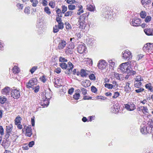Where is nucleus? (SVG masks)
I'll list each match as a JSON object with an SVG mask.
<instances>
[{"label":"nucleus","instance_id":"1","mask_svg":"<svg viewBox=\"0 0 153 153\" xmlns=\"http://www.w3.org/2000/svg\"><path fill=\"white\" fill-rule=\"evenodd\" d=\"M87 16L86 13H84L81 15L79 17V27L82 29H84L86 25V24L85 22V19Z\"/></svg>","mask_w":153,"mask_h":153},{"label":"nucleus","instance_id":"2","mask_svg":"<svg viewBox=\"0 0 153 153\" xmlns=\"http://www.w3.org/2000/svg\"><path fill=\"white\" fill-rule=\"evenodd\" d=\"M140 131L143 134H146L148 133H152L153 135V132H152V129L149 126H145L143 125V126H141Z\"/></svg>","mask_w":153,"mask_h":153},{"label":"nucleus","instance_id":"3","mask_svg":"<svg viewBox=\"0 0 153 153\" xmlns=\"http://www.w3.org/2000/svg\"><path fill=\"white\" fill-rule=\"evenodd\" d=\"M48 94H46L45 96H43V99L41 100V105L42 106L44 107H47L49 104V102L48 99H49L51 98V97H48Z\"/></svg>","mask_w":153,"mask_h":153},{"label":"nucleus","instance_id":"4","mask_svg":"<svg viewBox=\"0 0 153 153\" xmlns=\"http://www.w3.org/2000/svg\"><path fill=\"white\" fill-rule=\"evenodd\" d=\"M122 57L124 59L128 60L132 58V53L128 50H126L124 53H123Z\"/></svg>","mask_w":153,"mask_h":153},{"label":"nucleus","instance_id":"5","mask_svg":"<svg viewBox=\"0 0 153 153\" xmlns=\"http://www.w3.org/2000/svg\"><path fill=\"white\" fill-rule=\"evenodd\" d=\"M153 44L148 43L146 44L143 47V50L145 52H150L153 48Z\"/></svg>","mask_w":153,"mask_h":153},{"label":"nucleus","instance_id":"6","mask_svg":"<svg viewBox=\"0 0 153 153\" xmlns=\"http://www.w3.org/2000/svg\"><path fill=\"white\" fill-rule=\"evenodd\" d=\"M141 22V20L138 18H135L132 19V21L130 20V24L133 26H138L140 25Z\"/></svg>","mask_w":153,"mask_h":153},{"label":"nucleus","instance_id":"7","mask_svg":"<svg viewBox=\"0 0 153 153\" xmlns=\"http://www.w3.org/2000/svg\"><path fill=\"white\" fill-rule=\"evenodd\" d=\"M11 95L14 99H17L20 96L19 91L16 89L12 90L11 92Z\"/></svg>","mask_w":153,"mask_h":153},{"label":"nucleus","instance_id":"8","mask_svg":"<svg viewBox=\"0 0 153 153\" xmlns=\"http://www.w3.org/2000/svg\"><path fill=\"white\" fill-rule=\"evenodd\" d=\"M22 130L23 132L24 131H26L25 135L27 136L30 137L32 134V129L31 127L29 126L25 127V128H23Z\"/></svg>","mask_w":153,"mask_h":153},{"label":"nucleus","instance_id":"9","mask_svg":"<svg viewBox=\"0 0 153 153\" xmlns=\"http://www.w3.org/2000/svg\"><path fill=\"white\" fill-rule=\"evenodd\" d=\"M107 65V63L104 60H100L98 64V66L99 69L102 70L105 69Z\"/></svg>","mask_w":153,"mask_h":153},{"label":"nucleus","instance_id":"10","mask_svg":"<svg viewBox=\"0 0 153 153\" xmlns=\"http://www.w3.org/2000/svg\"><path fill=\"white\" fill-rule=\"evenodd\" d=\"M128 62L123 63L119 66V70L121 72L124 73L126 71V69L127 68V63Z\"/></svg>","mask_w":153,"mask_h":153},{"label":"nucleus","instance_id":"11","mask_svg":"<svg viewBox=\"0 0 153 153\" xmlns=\"http://www.w3.org/2000/svg\"><path fill=\"white\" fill-rule=\"evenodd\" d=\"M68 65L67 70L65 71V73L66 74H69L72 71V69L74 68V65L70 62L68 63Z\"/></svg>","mask_w":153,"mask_h":153},{"label":"nucleus","instance_id":"12","mask_svg":"<svg viewBox=\"0 0 153 153\" xmlns=\"http://www.w3.org/2000/svg\"><path fill=\"white\" fill-rule=\"evenodd\" d=\"M78 51L79 53H82L86 51V48L82 44L79 45L78 47Z\"/></svg>","mask_w":153,"mask_h":153},{"label":"nucleus","instance_id":"13","mask_svg":"<svg viewBox=\"0 0 153 153\" xmlns=\"http://www.w3.org/2000/svg\"><path fill=\"white\" fill-rule=\"evenodd\" d=\"M35 79L34 78L32 79L31 80H30L27 83L26 85V87L28 88H33V86L34 85H36V82H35Z\"/></svg>","mask_w":153,"mask_h":153},{"label":"nucleus","instance_id":"14","mask_svg":"<svg viewBox=\"0 0 153 153\" xmlns=\"http://www.w3.org/2000/svg\"><path fill=\"white\" fill-rule=\"evenodd\" d=\"M10 144L9 139H4L3 140L1 145L5 148H7Z\"/></svg>","mask_w":153,"mask_h":153},{"label":"nucleus","instance_id":"15","mask_svg":"<svg viewBox=\"0 0 153 153\" xmlns=\"http://www.w3.org/2000/svg\"><path fill=\"white\" fill-rule=\"evenodd\" d=\"M66 42L64 40H62L59 43L58 45V48L59 50L63 49L66 46Z\"/></svg>","mask_w":153,"mask_h":153},{"label":"nucleus","instance_id":"16","mask_svg":"<svg viewBox=\"0 0 153 153\" xmlns=\"http://www.w3.org/2000/svg\"><path fill=\"white\" fill-rule=\"evenodd\" d=\"M125 108L131 111L135 108V106L133 103L130 104V105L127 104L125 105Z\"/></svg>","mask_w":153,"mask_h":153},{"label":"nucleus","instance_id":"17","mask_svg":"<svg viewBox=\"0 0 153 153\" xmlns=\"http://www.w3.org/2000/svg\"><path fill=\"white\" fill-rule=\"evenodd\" d=\"M80 91V90L79 89L75 90V93L73 96V97L75 100H78L79 99L80 94L79 92Z\"/></svg>","mask_w":153,"mask_h":153},{"label":"nucleus","instance_id":"18","mask_svg":"<svg viewBox=\"0 0 153 153\" xmlns=\"http://www.w3.org/2000/svg\"><path fill=\"white\" fill-rule=\"evenodd\" d=\"M10 89L8 87H6L3 89L1 91L2 94L7 95L9 94Z\"/></svg>","mask_w":153,"mask_h":153},{"label":"nucleus","instance_id":"19","mask_svg":"<svg viewBox=\"0 0 153 153\" xmlns=\"http://www.w3.org/2000/svg\"><path fill=\"white\" fill-rule=\"evenodd\" d=\"M86 9L90 11L94 12L96 10L95 6L91 4L87 5Z\"/></svg>","mask_w":153,"mask_h":153},{"label":"nucleus","instance_id":"20","mask_svg":"<svg viewBox=\"0 0 153 153\" xmlns=\"http://www.w3.org/2000/svg\"><path fill=\"white\" fill-rule=\"evenodd\" d=\"M145 33L147 35L150 36L153 35L152 30L151 28H147L144 30Z\"/></svg>","mask_w":153,"mask_h":153},{"label":"nucleus","instance_id":"21","mask_svg":"<svg viewBox=\"0 0 153 153\" xmlns=\"http://www.w3.org/2000/svg\"><path fill=\"white\" fill-rule=\"evenodd\" d=\"M78 8L79 9L78 10V12L77 13V14L78 15H80L81 14L84 12V11L82 9V6L81 5H79L78 6Z\"/></svg>","mask_w":153,"mask_h":153},{"label":"nucleus","instance_id":"22","mask_svg":"<svg viewBox=\"0 0 153 153\" xmlns=\"http://www.w3.org/2000/svg\"><path fill=\"white\" fill-rule=\"evenodd\" d=\"M12 127V126L11 125H9L6 126V129L5 132L11 133L13 129Z\"/></svg>","mask_w":153,"mask_h":153},{"label":"nucleus","instance_id":"23","mask_svg":"<svg viewBox=\"0 0 153 153\" xmlns=\"http://www.w3.org/2000/svg\"><path fill=\"white\" fill-rule=\"evenodd\" d=\"M129 85L130 84L128 82L126 83V85L124 87L125 91L127 92L131 91V88L129 87Z\"/></svg>","mask_w":153,"mask_h":153},{"label":"nucleus","instance_id":"24","mask_svg":"<svg viewBox=\"0 0 153 153\" xmlns=\"http://www.w3.org/2000/svg\"><path fill=\"white\" fill-rule=\"evenodd\" d=\"M13 73L14 74H18L20 71L19 68H18L17 66H15L12 69Z\"/></svg>","mask_w":153,"mask_h":153},{"label":"nucleus","instance_id":"25","mask_svg":"<svg viewBox=\"0 0 153 153\" xmlns=\"http://www.w3.org/2000/svg\"><path fill=\"white\" fill-rule=\"evenodd\" d=\"M59 82H61L60 79H55L54 83L55 87H58V86H62L60 83Z\"/></svg>","mask_w":153,"mask_h":153},{"label":"nucleus","instance_id":"26","mask_svg":"<svg viewBox=\"0 0 153 153\" xmlns=\"http://www.w3.org/2000/svg\"><path fill=\"white\" fill-rule=\"evenodd\" d=\"M7 100V99L3 96L0 97V102L1 104H4Z\"/></svg>","mask_w":153,"mask_h":153},{"label":"nucleus","instance_id":"27","mask_svg":"<svg viewBox=\"0 0 153 153\" xmlns=\"http://www.w3.org/2000/svg\"><path fill=\"white\" fill-rule=\"evenodd\" d=\"M30 1L32 3V6L33 7H36L38 4L37 0H30Z\"/></svg>","mask_w":153,"mask_h":153},{"label":"nucleus","instance_id":"28","mask_svg":"<svg viewBox=\"0 0 153 153\" xmlns=\"http://www.w3.org/2000/svg\"><path fill=\"white\" fill-rule=\"evenodd\" d=\"M60 66L63 69H66L67 68L68 65L65 63L62 62L59 64Z\"/></svg>","mask_w":153,"mask_h":153},{"label":"nucleus","instance_id":"29","mask_svg":"<svg viewBox=\"0 0 153 153\" xmlns=\"http://www.w3.org/2000/svg\"><path fill=\"white\" fill-rule=\"evenodd\" d=\"M145 87L146 88L148 89L151 91L152 92L153 91V87L152 86L150 83L146 84L145 85Z\"/></svg>","mask_w":153,"mask_h":153},{"label":"nucleus","instance_id":"30","mask_svg":"<svg viewBox=\"0 0 153 153\" xmlns=\"http://www.w3.org/2000/svg\"><path fill=\"white\" fill-rule=\"evenodd\" d=\"M81 76L84 77L88 75V74L86 72L85 70L82 69L80 72Z\"/></svg>","mask_w":153,"mask_h":153},{"label":"nucleus","instance_id":"31","mask_svg":"<svg viewBox=\"0 0 153 153\" xmlns=\"http://www.w3.org/2000/svg\"><path fill=\"white\" fill-rule=\"evenodd\" d=\"M151 0H141V3L142 5H146L150 3Z\"/></svg>","mask_w":153,"mask_h":153},{"label":"nucleus","instance_id":"32","mask_svg":"<svg viewBox=\"0 0 153 153\" xmlns=\"http://www.w3.org/2000/svg\"><path fill=\"white\" fill-rule=\"evenodd\" d=\"M44 11L48 15H50L51 12L50 10V9L48 7H45L44 9Z\"/></svg>","mask_w":153,"mask_h":153},{"label":"nucleus","instance_id":"33","mask_svg":"<svg viewBox=\"0 0 153 153\" xmlns=\"http://www.w3.org/2000/svg\"><path fill=\"white\" fill-rule=\"evenodd\" d=\"M68 8L69 10L71 11V10H73L75 9L76 6L74 5L70 4L68 5Z\"/></svg>","mask_w":153,"mask_h":153},{"label":"nucleus","instance_id":"34","mask_svg":"<svg viewBox=\"0 0 153 153\" xmlns=\"http://www.w3.org/2000/svg\"><path fill=\"white\" fill-rule=\"evenodd\" d=\"M104 85L105 87L109 89H111L113 88V86L111 84L106 83Z\"/></svg>","mask_w":153,"mask_h":153},{"label":"nucleus","instance_id":"35","mask_svg":"<svg viewBox=\"0 0 153 153\" xmlns=\"http://www.w3.org/2000/svg\"><path fill=\"white\" fill-rule=\"evenodd\" d=\"M111 108L112 111L113 113H117L119 111V110L117 106L115 107V106H113L111 107Z\"/></svg>","mask_w":153,"mask_h":153},{"label":"nucleus","instance_id":"36","mask_svg":"<svg viewBox=\"0 0 153 153\" xmlns=\"http://www.w3.org/2000/svg\"><path fill=\"white\" fill-rule=\"evenodd\" d=\"M73 52V50L72 49L68 48L67 49H66L65 51V53L67 54H71Z\"/></svg>","mask_w":153,"mask_h":153},{"label":"nucleus","instance_id":"37","mask_svg":"<svg viewBox=\"0 0 153 153\" xmlns=\"http://www.w3.org/2000/svg\"><path fill=\"white\" fill-rule=\"evenodd\" d=\"M135 79L136 80V82L141 81L143 80V79L140 75H138L137 76Z\"/></svg>","mask_w":153,"mask_h":153},{"label":"nucleus","instance_id":"38","mask_svg":"<svg viewBox=\"0 0 153 153\" xmlns=\"http://www.w3.org/2000/svg\"><path fill=\"white\" fill-rule=\"evenodd\" d=\"M140 15L142 18H144L146 16V14L145 11H142L140 12Z\"/></svg>","mask_w":153,"mask_h":153},{"label":"nucleus","instance_id":"39","mask_svg":"<svg viewBox=\"0 0 153 153\" xmlns=\"http://www.w3.org/2000/svg\"><path fill=\"white\" fill-rule=\"evenodd\" d=\"M148 124L149 125V126L152 129V132L153 129V120H150L148 122Z\"/></svg>","mask_w":153,"mask_h":153},{"label":"nucleus","instance_id":"40","mask_svg":"<svg viewBox=\"0 0 153 153\" xmlns=\"http://www.w3.org/2000/svg\"><path fill=\"white\" fill-rule=\"evenodd\" d=\"M72 11L70 10L66 12L65 14V16H71L73 13Z\"/></svg>","mask_w":153,"mask_h":153},{"label":"nucleus","instance_id":"41","mask_svg":"<svg viewBox=\"0 0 153 153\" xmlns=\"http://www.w3.org/2000/svg\"><path fill=\"white\" fill-rule=\"evenodd\" d=\"M65 27L66 29L68 30L71 29V25L68 22H66L65 23Z\"/></svg>","mask_w":153,"mask_h":153},{"label":"nucleus","instance_id":"42","mask_svg":"<svg viewBox=\"0 0 153 153\" xmlns=\"http://www.w3.org/2000/svg\"><path fill=\"white\" fill-rule=\"evenodd\" d=\"M62 13L64 14L67 10V7L65 5H62Z\"/></svg>","mask_w":153,"mask_h":153},{"label":"nucleus","instance_id":"43","mask_svg":"<svg viewBox=\"0 0 153 153\" xmlns=\"http://www.w3.org/2000/svg\"><path fill=\"white\" fill-rule=\"evenodd\" d=\"M30 12V8L28 7H25L24 10V13L27 14H29Z\"/></svg>","mask_w":153,"mask_h":153},{"label":"nucleus","instance_id":"44","mask_svg":"<svg viewBox=\"0 0 153 153\" xmlns=\"http://www.w3.org/2000/svg\"><path fill=\"white\" fill-rule=\"evenodd\" d=\"M59 28L57 25H55L53 27V31L54 33H57L59 31Z\"/></svg>","mask_w":153,"mask_h":153},{"label":"nucleus","instance_id":"45","mask_svg":"<svg viewBox=\"0 0 153 153\" xmlns=\"http://www.w3.org/2000/svg\"><path fill=\"white\" fill-rule=\"evenodd\" d=\"M108 62L110 66L113 67H114L115 65V63L112 60H108Z\"/></svg>","mask_w":153,"mask_h":153},{"label":"nucleus","instance_id":"46","mask_svg":"<svg viewBox=\"0 0 153 153\" xmlns=\"http://www.w3.org/2000/svg\"><path fill=\"white\" fill-rule=\"evenodd\" d=\"M21 119V117H17L15 120V124L16 125H18L20 123V119Z\"/></svg>","mask_w":153,"mask_h":153},{"label":"nucleus","instance_id":"47","mask_svg":"<svg viewBox=\"0 0 153 153\" xmlns=\"http://www.w3.org/2000/svg\"><path fill=\"white\" fill-rule=\"evenodd\" d=\"M59 60L60 62H67V60L65 59V58L64 57H60L59 59Z\"/></svg>","mask_w":153,"mask_h":153},{"label":"nucleus","instance_id":"48","mask_svg":"<svg viewBox=\"0 0 153 153\" xmlns=\"http://www.w3.org/2000/svg\"><path fill=\"white\" fill-rule=\"evenodd\" d=\"M64 24L61 22L58 23V25L57 26L60 29H62L63 28L64 26Z\"/></svg>","mask_w":153,"mask_h":153},{"label":"nucleus","instance_id":"49","mask_svg":"<svg viewBox=\"0 0 153 153\" xmlns=\"http://www.w3.org/2000/svg\"><path fill=\"white\" fill-rule=\"evenodd\" d=\"M96 98L98 100L100 99L102 100H105L107 99V98L103 96H97Z\"/></svg>","mask_w":153,"mask_h":153},{"label":"nucleus","instance_id":"50","mask_svg":"<svg viewBox=\"0 0 153 153\" xmlns=\"http://www.w3.org/2000/svg\"><path fill=\"white\" fill-rule=\"evenodd\" d=\"M76 2L75 0H67L66 2L68 4H72Z\"/></svg>","mask_w":153,"mask_h":153},{"label":"nucleus","instance_id":"51","mask_svg":"<svg viewBox=\"0 0 153 153\" xmlns=\"http://www.w3.org/2000/svg\"><path fill=\"white\" fill-rule=\"evenodd\" d=\"M152 19V18L150 16H147L145 19V21L146 22H149Z\"/></svg>","mask_w":153,"mask_h":153},{"label":"nucleus","instance_id":"52","mask_svg":"<svg viewBox=\"0 0 153 153\" xmlns=\"http://www.w3.org/2000/svg\"><path fill=\"white\" fill-rule=\"evenodd\" d=\"M142 112L144 113H148V109L146 107L143 106Z\"/></svg>","mask_w":153,"mask_h":153},{"label":"nucleus","instance_id":"53","mask_svg":"<svg viewBox=\"0 0 153 153\" xmlns=\"http://www.w3.org/2000/svg\"><path fill=\"white\" fill-rule=\"evenodd\" d=\"M136 83H135L134 86L138 88L141 85L142 83L140 81L136 82Z\"/></svg>","mask_w":153,"mask_h":153},{"label":"nucleus","instance_id":"54","mask_svg":"<svg viewBox=\"0 0 153 153\" xmlns=\"http://www.w3.org/2000/svg\"><path fill=\"white\" fill-rule=\"evenodd\" d=\"M49 5L52 8H53L55 7V3L53 1H51L49 3Z\"/></svg>","mask_w":153,"mask_h":153},{"label":"nucleus","instance_id":"55","mask_svg":"<svg viewBox=\"0 0 153 153\" xmlns=\"http://www.w3.org/2000/svg\"><path fill=\"white\" fill-rule=\"evenodd\" d=\"M120 95V93L117 92H116L114 93V96L112 97L113 98L115 99L117 97Z\"/></svg>","mask_w":153,"mask_h":153},{"label":"nucleus","instance_id":"56","mask_svg":"<svg viewBox=\"0 0 153 153\" xmlns=\"http://www.w3.org/2000/svg\"><path fill=\"white\" fill-rule=\"evenodd\" d=\"M37 66L33 67L30 70V72L32 74H33L35 71L37 69Z\"/></svg>","mask_w":153,"mask_h":153},{"label":"nucleus","instance_id":"57","mask_svg":"<svg viewBox=\"0 0 153 153\" xmlns=\"http://www.w3.org/2000/svg\"><path fill=\"white\" fill-rule=\"evenodd\" d=\"M4 134V130L2 126H0V134L2 136Z\"/></svg>","mask_w":153,"mask_h":153},{"label":"nucleus","instance_id":"58","mask_svg":"<svg viewBox=\"0 0 153 153\" xmlns=\"http://www.w3.org/2000/svg\"><path fill=\"white\" fill-rule=\"evenodd\" d=\"M11 133L8 132H5V134L4 138V139H9V138L10 135Z\"/></svg>","mask_w":153,"mask_h":153},{"label":"nucleus","instance_id":"59","mask_svg":"<svg viewBox=\"0 0 153 153\" xmlns=\"http://www.w3.org/2000/svg\"><path fill=\"white\" fill-rule=\"evenodd\" d=\"M56 13L58 14V16H60V17H62L61 15L62 13L61 12V10L59 9H58L56 11Z\"/></svg>","mask_w":153,"mask_h":153},{"label":"nucleus","instance_id":"60","mask_svg":"<svg viewBox=\"0 0 153 153\" xmlns=\"http://www.w3.org/2000/svg\"><path fill=\"white\" fill-rule=\"evenodd\" d=\"M81 90L83 95H85L87 94V90L85 88H82Z\"/></svg>","mask_w":153,"mask_h":153},{"label":"nucleus","instance_id":"61","mask_svg":"<svg viewBox=\"0 0 153 153\" xmlns=\"http://www.w3.org/2000/svg\"><path fill=\"white\" fill-rule=\"evenodd\" d=\"M40 79L43 82H45L46 81V79L44 76H42L40 77Z\"/></svg>","mask_w":153,"mask_h":153},{"label":"nucleus","instance_id":"62","mask_svg":"<svg viewBox=\"0 0 153 153\" xmlns=\"http://www.w3.org/2000/svg\"><path fill=\"white\" fill-rule=\"evenodd\" d=\"M91 88V91H92L94 93H95L97 91V89L94 86H92Z\"/></svg>","mask_w":153,"mask_h":153},{"label":"nucleus","instance_id":"63","mask_svg":"<svg viewBox=\"0 0 153 153\" xmlns=\"http://www.w3.org/2000/svg\"><path fill=\"white\" fill-rule=\"evenodd\" d=\"M61 69L60 68H57L54 71V72L58 74L60 73L61 72Z\"/></svg>","mask_w":153,"mask_h":153},{"label":"nucleus","instance_id":"64","mask_svg":"<svg viewBox=\"0 0 153 153\" xmlns=\"http://www.w3.org/2000/svg\"><path fill=\"white\" fill-rule=\"evenodd\" d=\"M90 79L94 80L95 79V77L94 74H91L89 76Z\"/></svg>","mask_w":153,"mask_h":153}]
</instances>
